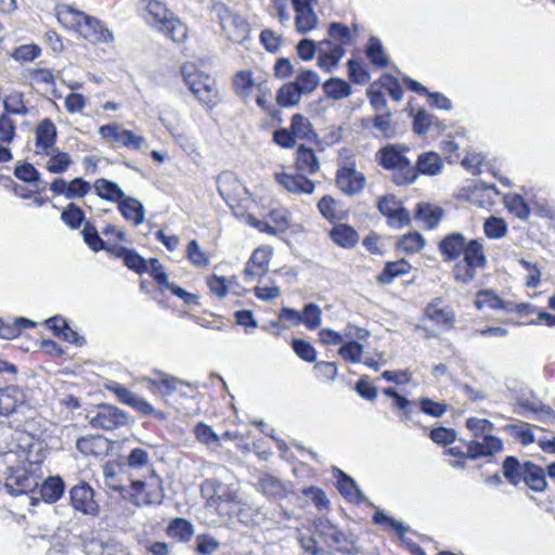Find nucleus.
<instances>
[{
  "label": "nucleus",
  "mask_w": 555,
  "mask_h": 555,
  "mask_svg": "<svg viewBox=\"0 0 555 555\" xmlns=\"http://www.w3.org/2000/svg\"><path fill=\"white\" fill-rule=\"evenodd\" d=\"M28 451L20 446L0 453V480H4V487L13 496L39 493L46 503H54L62 498L65 490L61 477H49L39 490L42 479V467L39 461H29Z\"/></svg>",
  "instance_id": "1"
},
{
  "label": "nucleus",
  "mask_w": 555,
  "mask_h": 555,
  "mask_svg": "<svg viewBox=\"0 0 555 555\" xmlns=\"http://www.w3.org/2000/svg\"><path fill=\"white\" fill-rule=\"evenodd\" d=\"M201 493L207 506L221 515L231 516L246 505L238 480L225 468H220L216 477L203 480Z\"/></svg>",
  "instance_id": "2"
},
{
  "label": "nucleus",
  "mask_w": 555,
  "mask_h": 555,
  "mask_svg": "<svg viewBox=\"0 0 555 555\" xmlns=\"http://www.w3.org/2000/svg\"><path fill=\"white\" fill-rule=\"evenodd\" d=\"M57 21L68 29H74L85 39L92 42H111L114 39L113 33L104 27L102 23L68 4L56 7Z\"/></svg>",
  "instance_id": "3"
},
{
  "label": "nucleus",
  "mask_w": 555,
  "mask_h": 555,
  "mask_svg": "<svg viewBox=\"0 0 555 555\" xmlns=\"http://www.w3.org/2000/svg\"><path fill=\"white\" fill-rule=\"evenodd\" d=\"M406 151L408 147L403 145L388 144L376 154L378 164L393 171L392 181L399 186L412 184L417 179L414 165L405 156Z\"/></svg>",
  "instance_id": "4"
},
{
  "label": "nucleus",
  "mask_w": 555,
  "mask_h": 555,
  "mask_svg": "<svg viewBox=\"0 0 555 555\" xmlns=\"http://www.w3.org/2000/svg\"><path fill=\"white\" fill-rule=\"evenodd\" d=\"M146 3L145 20L153 28L163 33L173 42H183L188 27L166 5L157 0H142Z\"/></svg>",
  "instance_id": "5"
},
{
  "label": "nucleus",
  "mask_w": 555,
  "mask_h": 555,
  "mask_svg": "<svg viewBox=\"0 0 555 555\" xmlns=\"http://www.w3.org/2000/svg\"><path fill=\"white\" fill-rule=\"evenodd\" d=\"M182 74L185 83L189 86L196 99L206 106L212 107L218 101V90L214 78L203 72L188 73L183 67Z\"/></svg>",
  "instance_id": "6"
},
{
  "label": "nucleus",
  "mask_w": 555,
  "mask_h": 555,
  "mask_svg": "<svg viewBox=\"0 0 555 555\" xmlns=\"http://www.w3.org/2000/svg\"><path fill=\"white\" fill-rule=\"evenodd\" d=\"M215 11L229 40L234 43H243L248 38L249 25L242 16L233 13L222 4H217Z\"/></svg>",
  "instance_id": "7"
},
{
  "label": "nucleus",
  "mask_w": 555,
  "mask_h": 555,
  "mask_svg": "<svg viewBox=\"0 0 555 555\" xmlns=\"http://www.w3.org/2000/svg\"><path fill=\"white\" fill-rule=\"evenodd\" d=\"M87 418L93 428L103 430H114L125 426L128 423V416L126 413L122 410L109 404L100 405L95 413H89Z\"/></svg>",
  "instance_id": "8"
},
{
  "label": "nucleus",
  "mask_w": 555,
  "mask_h": 555,
  "mask_svg": "<svg viewBox=\"0 0 555 555\" xmlns=\"http://www.w3.org/2000/svg\"><path fill=\"white\" fill-rule=\"evenodd\" d=\"M131 496L135 505L160 504L164 499L162 481L154 474L149 481L135 480L131 483Z\"/></svg>",
  "instance_id": "9"
},
{
  "label": "nucleus",
  "mask_w": 555,
  "mask_h": 555,
  "mask_svg": "<svg viewBox=\"0 0 555 555\" xmlns=\"http://www.w3.org/2000/svg\"><path fill=\"white\" fill-rule=\"evenodd\" d=\"M99 134L109 143H117L131 150H141L145 139L133 131L124 129L119 124L103 125L99 128Z\"/></svg>",
  "instance_id": "10"
},
{
  "label": "nucleus",
  "mask_w": 555,
  "mask_h": 555,
  "mask_svg": "<svg viewBox=\"0 0 555 555\" xmlns=\"http://www.w3.org/2000/svg\"><path fill=\"white\" fill-rule=\"evenodd\" d=\"M378 211L387 218V224L392 229H401L411 221L410 214L395 195H385L377 202Z\"/></svg>",
  "instance_id": "11"
},
{
  "label": "nucleus",
  "mask_w": 555,
  "mask_h": 555,
  "mask_svg": "<svg viewBox=\"0 0 555 555\" xmlns=\"http://www.w3.org/2000/svg\"><path fill=\"white\" fill-rule=\"evenodd\" d=\"M29 398V390L18 385L0 388V415H11L24 408Z\"/></svg>",
  "instance_id": "12"
},
{
  "label": "nucleus",
  "mask_w": 555,
  "mask_h": 555,
  "mask_svg": "<svg viewBox=\"0 0 555 555\" xmlns=\"http://www.w3.org/2000/svg\"><path fill=\"white\" fill-rule=\"evenodd\" d=\"M73 508L88 516H98L100 506L94 500V491L87 482L74 486L69 491Z\"/></svg>",
  "instance_id": "13"
},
{
  "label": "nucleus",
  "mask_w": 555,
  "mask_h": 555,
  "mask_svg": "<svg viewBox=\"0 0 555 555\" xmlns=\"http://www.w3.org/2000/svg\"><path fill=\"white\" fill-rule=\"evenodd\" d=\"M295 11V27L300 34H307L318 25V16L313 7L317 0H292Z\"/></svg>",
  "instance_id": "14"
},
{
  "label": "nucleus",
  "mask_w": 555,
  "mask_h": 555,
  "mask_svg": "<svg viewBox=\"0 0 555 555\" xmlns=\"http://www.w3.org/2000/svg\"><path fill=\"white\" fill-rule=\"evenodd\" d=\"M276 182L286 191L294 194H312L315 183L308 179L305 173L298 171L295 173L276 172L274 175Z\"/></svg>",
  "instance_id": "15"
},
{
  "label": "nucleus",
  "mask_w": 555,
  "mask_h": 555,
  "mask_svg": "<svg viewBox=\"0 0 555 555\" xmlns=\"http://www.w3.org/2000/svg\"><path fill=\"white\" fill-rule=\"evenodd\" d=\"M364 183V175L352 167H343L337 170L336 184L344 194L350 196L359 194L363 190Z\"/></svg>",
  "instance_id": "16"
},
{
  "label": "nucleus",
  "mask_w": 555,
  "mask_h": 555,
  "mask_svg": "<svg viewBox=\"0 0 555 555\" xmlns=\"http://www.w3.org/2000/svg\"><path fill=\"white\" fill-rule=\"evenodd\" d=\"M503 448L502 440L495 436L486 434L480 439L472 440L467 444V457L478 460L480 457L491 456L500 452Z\"/></svg>",
  "instance_id": "17"
},
{
  "label": "nucleus",
  "mask_w": 555,
  "mask_h": 555,
  "mask_svg": "<svg viewBox=\"0 0 555 555\" xmlns=\"http://www.w3.org/2000/svg\"><path fill=\"white\" fill-rule=\"evenodd\" d=\"M155 374L158 375L159 378L158 379L149 378L147 382L150 383V385L155 387L159 391V393L164 397L170 396L173 392H178V391L180 392V395L182 397H189V395L185 391L181 390V387H183V386L188 387V388H192L194 390L197 389L196 384H192L190 382L180 379L172 375L165 374L160 371H156Z\"/></svg>",
  "instance_id": "18"
},
{
  "label": "nucleus",
  "mask_w": 555,
  "mask_h": 555,
  "mask_svg": "<svg viewBox=\"0 0 555 555\" xmlns=\"http://www.w3.org/2000/svg\"><path fill=\"white\" fill-rule=\"evenodd\" d=\"M47 326L53 331L54 335L63 338L65 341L76 346H82L86 340L69 325V322L60 314L53 315L46 320Z\"/></svg>",
  "instance_id": "19"
},
{
  "label": "nucleus",
  "mask_w": 555,
  "mask_h": 555,
  "mask_svg": "<svg viewBox=\"0 0 555 555\" xmlns=\"http://www.w3.org/2000/svg\"><path fill=\"white\" fill-rule=\"evenodd\" d=\"M465 236L462 233L453 232L448 234L439 243V251L444 261H454L460 258L466 246Z\"/></svg>",
  "instance_id": "20"
},
{
  "label": "nucleus",
  "mask_w": 555,
  "mask_h": 555,
  "mask_svg": "<svg viewBox=\"0 0 555 555\" xmlns=\"http://www.w3.org/2000/svg\"><path fill=\"white\" fill-rule=\"evenodd\" d=\"M270 256V251L266 248H257L245 267V280L253 281L257 276L264 275L269 269Z\"/></svg>",
  "instance_id": "21"
},
{
  "label": "nucleus",
  "mask_w": 555,
  "mask_h": 555,
  "mask_svg": "<svg viewBox=\"0 0 555 555\" xmlns=\"http://www.w3.org/2000/svg\"><path fill=\"white\" fill-rule=\"evenodd\" d=\"M57 131L51 119L44 118L36 128V146L42 149L44 154H51L55 149Z\"/></svg>",
  "instance_id": "22"
},
{
  "label": "nucleus",
  "mask_w": 555,
  "mask_h": 555,
  "mask_svg": "<svg viewBox=\"0 0 555 555\" xmlns=\"http://www.w3.org/2000/svg\"><path fill=\"white\" fill-rule=\"evenodd\" d=\"M475 306L478 310L489 308L492 310H503L506 312L514 311V304L511 301H504L492 289L479 291L476 296Z\"/></svg>",
  "instance_id": "23"
},
{
  "label": "nucleus",
  "mask_w": 555,
  "mask_h": 555,
  "mask_svg": "<svg viewBox=\"0 0 555 555\" xmlns=\"http://www.w3.org/2000/svg\"><path fill=\"white\" fill-rule=\"evenodd\" d=\"M415 171L420 175L437 176L442 171L443 165L440 156L435 152H426L418 155Z\"/></svg>",
  "instance_id": "24"
},
{
  "label": "nucleus",
  "mask_w": 555,
  "mask_h": 555,
  "mask_svg": "<svg viewBox=\"0 0 555 555\" xmlns=\"http://www.w3.org/2000/svg\"><path fill=\"white\" fill-rule=\"evenodd\" d=\"M118 209L126 220L133 222L135 225L144 221V207L134 197L125 195L118 203Z\"/></svg>",
  "instance_id": "25"
},
{
  "label": "nucleus",
  "mask_w": 555,
  "mask_h": 555,
  "mask_svg": "<svg viewBox=\"0 0 555 555\" xmlns=\"http://www.w3.org/2000/svg\"><path fill=\"white\" fill-rule=\"evenodd\" d=\"M444 217V210L428 203H420L416 206L415 219L425 223L426 228L434 229Z\"/></svg>",
  "instance_id": "26"
},
{
  "label": "nucleus",
  "mask_w": 555,
  "mask_h": 555,
  "mask_svg": "<svg viewBox=\"0 0 555 555\" xmlns=\"http://www.w3.org/2000/svg\"><path fill=\"white\" fill-rule=\"evenodd\" d=\"M296 155L295 165L298 171L309 175H313L319 171L320 163L312 149L299 145Z\"/></svg>",
  "instance_id": "27"
},
{
  "label": "nucleus",
  "mask_w": 555,
  "mask_h": 555,
  "mask_svg": "<svg viewBox=\"0 0 555 555\" xmlns=\"http://www.w3.org/2000/svg\"><path fill=\"white\" fill-rule=\"evenodd\" d=\"M115 255L116 257L124 260V263L128 269L134 271L138 274H143L149 270L147 260H145L134 249L118 246L116 247Z\"/></svg>",
  "instance_id": "28"
},
{
  "label": "nucleus",
  "mask_w": 555,
  "mask_h": 555,
  "mask_svg": "<svg viewBox=\"0 0 555 555\" xmlns=\"http://www.w3.org/2000/svg\"><path fill=\"white\" fill-rule=\"evenodd\" d=\"M463 261L466 262L470 268L476 270L486 267L487 258L483 250V245L479 240H470L466 243Z\"/></svg>",
  "instance_id": "29"
},
{
  "label": "nucleus",
  "mask_w": 555,
  "mask_h": 555,
  "mask_svg": "<svg viewBox=\"0 0 555 555\" xmlns=\"http://www.w3.org/2000/svg\"><path fill=\"white\" fill-rule=\"evenodd\" d=\"M331 238L343 248H353L359 243L358 232L348 224H337L330 232Z\"/></svg>",
  "instance_id": "30"
},
{
  "label": "nucleus",
  "mask_w": 555,
  "mask_h": 555,
  "mask_svg": "<svg viewBox=\"0 0 555 555\" xmlns=\"http://www.w3.org/2000/svg\"><path fill=\"white\" fill-rule=\"evenodd\" d=\"M426 317L437 325L451 328L455 321V314L450 308H441L439 302L433 301L425 309Z\"/></svg>",
  "instance_id": "31"
},
{
  "label": "nucleus",
  "mask_w": 555,
  "mask_h": 555,
  "mask_svg": "<svg viewBox=\"0 0 555 555\" xmlns=\"http://www.w3.org/2000/svg\"><path fill=\"white\" fill-rule=\"evenodd\" d=\"M93 186L96 195L107 202L119 203L126 195L116 182L104 178L95 180Z\"/></svg>",
  "instance_id": "32"
},
{
  "label": "nucleus",
  "mask_w": 555,
  "mask_h": 555,
  "mask_svg": "<svg viewBox=\"0 0 555 555\" xmlns=\"http://www.w3.org/2000/svg\"><path fill=\"white\" fill-rule=\"evenodd\" d=\"M522 480L533 491H543L547 485L544 470L531 462L524 464Z\"/></svg>",
  "instance_id": "33"
},
{
  "label": "nucleus",
  "mask_w": 555,
  "mask_h": 555,
  "mask_svg": "<svg viewBox=\"0 0 555 555\" xmlns=\"http://www.w3.org/2000/svg\"><path fill=\"white\" fill-rule=\"evenodd\" d=\"M410 270L411 264L404 259L389 261L377 276V282L380 284H390L396 278L408 274Z\"/></svg>",
  "instance_id": "34"
},
{
  "label": "nucleus",
  "mask_w": 555,
  "mask_h": 555,
  "mask_svg": "<svg viewBox=\"0 0 555 555\" xmlns=\"http://www.w3.org/2000/svg\"><path fill=\"white\" fill-rule=\"evenodd\" d=\"M258 489L270 499H281L286 494L284 483L276 477L266 474L258 480Z\"/></svg>",
  "instance_id": "35"
},
{
  "label": "nucleus",
  "mask_w": 555,
  "mask_h": 555,
  "mask_svg": "<svg viewBox=\"0 0 555 555\" xmlns=\"http://www.w3.org/2000/svg\"><path fill=\"white\" fill-rule=\"evenodd\" d=\"M291 130L296 139L308 141H314L318 139V134L314 132L311 122L301 114H295L292 117Z\"/></svg>",
  "instance_id": "36"
},
{
  "label": "nucleus",
  "mask_w": 555,
  "mask_h": 555,
  "mask_svg": "<svg viewBox=\"0 0 555 555\" xmlns=\"http://www.w3.org/2000/svg\"><path fill=\"white\" fill-rule=\"evenodd\" d=\"M167 534L180 542H188L194 534V527L184 518H175L167 527Z\"/></svg>",
  "instance_id": "37"
},
{
  "label": "nucleus",
  "mask_w": 555,
  "mask_h": 555,
  "mask_svg": "<svg viewBox=\"0 0 555 555\" xmlns=\"http://www.w3.org/2000/svg\"><path fill=\"white\" fill-rule=\"evenodd\" d=\"M365 53L371 63L378 68H384L389 63L382 41L374 36L370 37L365 48Z\"/></svg>",
  "instance_id": "38"
},
{
  "label": "nucleus",
  "mask_w": 555,
  "mask_h": 555,
  "mask_svg": "<svg viewBox=\"0 0 555 555\" xmlns=\"http://www.w3.org/2000/svg\"><path fill=\"white\" fill-rule=\"evenodd\" d=\"M304 94L294 82L283 85L276 92V103L281 107H292L300 102Z\"/></svg>",
  "instance_id": "39"
},
{
  "label": "nucleus",
  "mask_w": 555,
  "mask_h": 555,
  "mask_svg": "<svg viewBox=\"0 0 555 555\" xmlns=\"http://www.w3.org/2000/svg\"><path fill=\"white\" fill-rule=\"evenodd\" d=\"M340 477L338 478L337 486L339 492L350 500H356L358 502H364L366 499L364 494L361 492L356 481L346 475L344 472L339 470Z\"/></svg>",
  "instance_id": "40"
},
{
  "label": "nucleus",
  "mask_w": 555,
  "mask_h": 555,
  "mask_svg": "<svg viewBox=\"0 0 555 555\" xmlns=\"http://www.w3.org/2000/svg\"><path fill=\"white\" fill-rule=\"evenodd\" d=\"M14 176L26 183L41 184L42 189L46 188L47 183L41 180L40 172L36 167L27 162L18 163L14 169Z\"/></svg>",
  "instance_id": "41"
},
{
  "label": "nucleus",
  "mask_w": 555,
  "mask_h": 555,
  "mask_svg": "<svg viewBox=\"0 0 555 555\" xmlns=\"http://www.w3.org/2000/svg\"><path fill=\"white\" fill-rule=\"evenodd\" d=\"M254 86L255 80L250 70H240L233 77L234 92L242 99L249 98Z\"/></svg>",
  "instance_id": "42"
},
{
  "label": "nucleus",
  "mask_w": 555,
  "mask_h": 555,
  "mask_svg": "<svg viewBox=\"0 0 555 555\" xmlns=\"http://www.w3.org/2000/svg\"><path fill=\"white\" fill-rule=\"evenodd\" d=\"M325 94L334 100H341L351 94L350 85L339 78H330L323 83Z\"/></svg>",
  "instance_id": "43"
},
{
  "label": "nucleus",
  "mask_w": 555,
  "mask_h": 555,
  "mask_svg": "<svg viewBox=\"0 0 555 555\" xmlns=\"http://www.w3.org/2000/svg\"><path fill=\"white\" fill-rule=\"evenodd\" d=\"M503 429L524 446L534 442V435L528 423L518 421L517 423L505 425Z\"/></svg>",
  "instance_id": "44"
},
{
  "label": "nucleus",
  "mask_w": 555,
  "mask_h": 555,
  "mask_svg": "<svg viewBox=\"0 0 555 555\" xmlns=\"http://www.w3.org/2000/svg\"><path fill=\"white\" fill-rule=\"evenodd\" d=\"M49 155L50 159L47 162L46 168L52 173L65 172L73 163L68 153L61 152L57 149H52Z\"/></svg>",
  "instance_id": "45"
},
{
  "label": "nucleus",
  "mask_w": 555,
  "mask_h": 555,
  "mask_svg": "<svg viewBox=\"0 0 555 555\" xmlns=\"http://www.w3.org/2000/svg\"><path fill=\"white\" fill-rule=\"evenodd\" d=\"M503 476L505 479L517 486L524 478V465L515 456H507L502 465Z\"/></svg>",
  "instance_id": "46"
},
{
  "label": "nucleus",
  "mask_w": 555,
  "mask_h": 555,
  "mask_svg": "<svg viewBox=\"0 0 555 555\" xmlns=\"http://www.w3.org/2000/svg\"><path fill=\"white\" fill-rule=\"evenodd\" d=\"M504 204L508 211L521 220L530 217V209L522 196L518 194L507 195L504 197Z\"/></svg>",
  "instance_id": "47"
},
{
  "label": "nucleus",
  "mask_w": 555,
  "mask_h": 555,
  "mask_svg": "<svg viewBox=\"0 0 555 555\" xmlns=\"http://www.w3.org/2000/svg\"><path fill=\"white\" fill-rule=\"evenodd\" d=\"M61 220L73 230L85 223V212L75 203H69L61 214Z\"/></svg>",
  "instance_id": "48"
},
{
  "label": "nucleus",
  "mask_w": 555,
  "mask_h": 555,
  "mask_svg": "<svg viewBox=\"0 0 555 555\" xmlns=\"http://www.w3.org/2000/svg\"><path fill=\"white\" fill-rule=\"evenodd\" d=\"M302 94L313 92L320 83L319 75L310 69H302L293 81Z\"/></svg>",
  "instance_id": "49"
},
{
  "label": "nucleus",
  "mask_w": 555,
  "mask_h": 555,
  "mask_svg": "<svg viewBox=\"0 0 555 555\" xmlns=\"http://www.w3.org/2000/svg\"><path fill=\"white\" fill-rule=\"evenodd\" d=\"M373 128L377 130L383 138L392 139L397 134L396 126L391 120V113L376 114L372 121Z\"/></svg>",
  "instance_id": "50"
},
{
  "label": "nucleus",
  "mask_w": 555,
  "mask_h": 555,
  "mask_svg": "<svg viewBox=\"0 0 555 555\" xmlns=\"http://www.w3.org/2000/svg\"><path fill=\"white\" fill-rule=\"evenodd\" d=\"M103 446L102 437L86 436L77 440L76 447L83 455H100Z\"/></svg>",
  "instance_id": "51"
},
{
  "label": "nucleus",
  "mask_w": 555,
  "mask_h": 555,
  "mask_svg": "<svg viewBox=\"0 0 555 555\" xmlns=\"http://www.w3.org/2000/svg\"><path fill=\"white\" fill-rule=\"evenodd\" d=\"M483 231L487 237L500 240L507 233V224L502 218L490 217L483 223Z\"/></svg>",
  "instance_id": "52"
},
{
  "label": "nucleus",
  "mask_w": 555,
  "mask_h": 555,
  "mask_svg": "<svg viewBox=\"0 0 555 555\" xmlns=\"http://www.w3.org/2000/svg\"><path fill=\"white\" fill-rule=\"evenodd\" d=\"M4 113L3 114H13L26 116L28 114V108L23 101V94L20 92H14L8 95L3 101Z\"/></svg>",
  "instance_id": "53"
},
{
  "label": "nucleus",
  "mask_w": 555,
  "mask_h": 555,
  "mask_svg": "<svg viewBox=\"0 0 555 555\" xmlns=\"http://www.w3.org/2000/svg\"><path fill=\"white\" fill-rule=\"evenodd\" d=\"M81 233H82L85 243L93 251L107 249L105 246V242L100 237L96 228L89 221H86L83 223V229H82Z\"/></svg>",
  "instance_id": "54"
},
{
  "label": "nucleus",
  "mask_w": 555,
  "mask_h": 555,
  "mask_svg": "<svg viewBox=\"0 0 555 555\" xmlns=\"http://www.w3.org/2000/svg\"><path fill=\"white\" fill-rule=\"evenodd\" d=\"M424 246L425 240L418 232H412L403 235L398 243V248L406 254L417 253Z\"/></svg>",
  "instance_id": "55"
},
{
  "label": "nucleus",
  "mask_w": 555,
  "mask_h": 555,
  "mask_svg": "<svg viewBox=\"0 0 555 555\" xmlns=\"http://www.w3.org/2000/svg\"><path fill=\"white\" fill-rule=\"evenodd\" d=\"M127 464L131 468H143L146 467L154 474V470L151 469V459L147 453L142 448H134L130 451L127 457Z\"/></svg>",
  "instance_id": "56"
},
{
  "label": "nucleus",
  "mask_w": 555,
  "mask_h": 555,
  "mask_svg": "<svg viewBox=\"0 0 555 555\" xmlns=\"http://www.w3.org/2000/svg\"><path fill=\"white\" fill-rule=\"evenodd\" d=\"M328 36L340 44L348 46L352 43V35L349 27L341 23H331L328 25Z\"/></svg>",
  "instance_id": "57"
},
{
  "label": "nucleus",
  "mask_w": 555,
  "mask_h": 555,
  "mask_svg": "<svg viewBox=\"0 0 555 555\" xmlns=\"http://www.w3.org/2000/svg\"><path fill=\"white\" fill-rule=\"evenodd\" d=\"M338 353L347 361L360 363L362 360L363 346L354 340L349 341L339 348Z\"/></svg>",
  "instance_id": "58"
},
{
  "label": "nucleus",
  "mask_w": 555,
  "mask_h": 555,
  "mask_svg": "<svg viewBox=\"0 0 555 555\" xmlns=\"http://www.w3.org/2000/svg\"><path fill=\"white\" fill-rule=\"evenodd\" d=\"M292 347L294 352L306 362H315L317 352L314 347L304 340V339H294L292 343Z\"/></svg>",
  "instance_id": "59"
},
{
  "label": "nucleus",
  "mask_w": 555,
  "mask_h": 555,
  "mask_svg": "<svg viewBox=\"0 0 555 555\" xmlns=\"http://www.w3.org/2000/svg\"><path fill=\"white\" fill-rule=\"evenodd\" d=\"M321 309L315 304H308L304 308L302 321L309 330H314L321 324Z\"/></svg>",
  "instance_id": "60"
},
{
  "label": "nucleus",
  "mask_w": 555,
  "mask_h": 555,
  "mask_svg": "<svg viewBox=\"0 0 555 555\" xmlns=\"http://www.w3.org/2000/svg\"><path fill=\"white\" fill-rule=\"evenodd\" d=\"M91 190V184L82 178L73 179L67 186V199L85 197Z\"/></svg>",
  "instance_id": "61"
},
{
  "label": "nucleus",
  "mask_w": 555,
  "mask_h": 555,
  "mask_svg": "<svg viewBox=\"0 0 555 555\" xmlns=\"http://www.w3.org/2000/svg\"><path fill=\"white\" fill-rule=\"evenodd\" d=\"M149 270L147 272L151 274V276L154 279V281L167 288L169 286L170 282L168 281L167 273L165 272L164 266L159 262L156 258H151L147 261Z\"/></svg>",
  "instance_id": "62"
},
{
  "label": "nucleus",
  "mask_w": 555,
  "mask_h": 555,
  "mask_svg": "<svg viewBox=\"0 0 555 555\" xmlns=\"http://www.w3.org/2000/svg\"><path fill=\"white\" fill-rule=\"evenodd\" d=\"M220 543L208 534H199L196 538L195 551L202 555H212L218 551Z\"/></svg>",
  "instance_id": "63"
},
{
  "label": "nucleus",
  "mask_w": 555,
  "mask_h": 555,
  "mask_svg": "<svg viewBox=\"0 0 555 555\" xmlns=\"http://www.w3.org/2000/svg\"><path fill=\"white\" fill-rule=\"evenodd\" d=\"M349 78L359 85H363L370 80L369 72L362 66V64L356 60H349L348 63Z\"/></svg>",
  "instance_id": "64"
}]
</instances>
